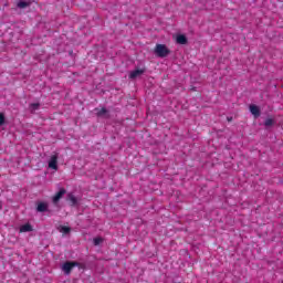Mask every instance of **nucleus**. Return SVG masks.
Segmentation results:
<instances>
[{
  "label": "nucleus",
  "mask_w": 283,
  "mask_h": 283,
  "mask_svg": "<svg viewBox=\"0 0 283 283\" xmlns=\"http://www.w3.org/2000/svg\"><path fill=\"white\" fill-rule=\"evenodd\" d=\"M155 54L159 59H165L171 54V50H169V48H167V45H165V44H156Z\"/></svg>",
  "instance_id": "f257e3e1"
},
{
  "label": "nucleus",
  "mask_w": 283,
  "mask_h": 283,
  "mask_svg": "<svg viewBox=\"0 0 283 283\" xmlns=\"http://www.w3.org/2000/svg\"><path fill=\"white\" fill-rule=\"evenodd\" d=\"M74 266H78V263L72 262V261H66V262L62 265V271H63L66 275H70V274L72 273V269H74Z\"/></svg>",
  "instance_id": "f03ea898"
},
{
  "label": "nucleus",
  "mask_w": 283,
  "mask_h": 283,
  "mask_svg": "<svg viewBox=\"0 0 283 283\" xmlns=\"http://www.w3.org/2000/svg\"><path fill=\"white\" fill-rule=\"evenodd\" d=\"M49 168L54 169V171L59 170V155L51 156L49 160Z\"/></svg>",
  "instance_id": "7ed1b4c3"
},
{
  "label": "nucleus",
  "mask_w": 283,
  "mask_h": 283,
  "mask_svg": "<svg viewBox=\"0 0 283 283\" xmlns=\"http://www.w3.org/2000/svg\"><path fill=\"white\" fill-rule=\"evenodd\" d=\"M64 193H66L65 188H61L55 196L52 198L53 205H56L61 198H63Z\"/></svg>",
  "instance_id": "20e7f679"
},
{
  "label": "nucleus",
  "mask_w": 283,
  "mask_h": 283,
  "mask_svg": "<svg viewBox=\"0 0 283 283\" xmlns=\"http://www.w3.org/2000/svg\"><path fill=\"white\" fill-rule=\"evenodd\" d=\"M250 112L254 116V118H260L261 112H260V107L258 105L251 104Z\"/></svg>",
  "instance_id": "39448f33"
},
{
  "label": "nucleus",
  "mask_w": 283,
  "mask_h": 283,
  "mask_svg": "<svg viewBox=\"0 0 283 283\" xmlns=\"http://www.w3.org/2000/svg\"><path fill=\"white\" fill-rule=\"evenodd\" d=\"M142 74H145V69H136L129 74V78H138V76H142Z\"/></svg>",
  "instance_id": "423d86ee"
},
{
  "label": "nucleus",
  "mask_w": 283,
  "mask_h": 283,
  "mask_svg": "<svg viewBox=\"0 0 283 283\" xmlns=\"http://www.w3.org/2000/svg\"><path fill=\"white\" fill-rule=\"evenodd\" d=\"M176 42H177L179 45H187V43H188L187 35H185V34H179V35H177Z\"/></svg>",
  "instance_id": "0eeeda50"
},
{
  "label": "nucleus",
  "mask_w": 283,
  "mask_h": 283,
  "mask_svg": "<svg viewBox=\"0 0 283 283\" xmlns=\"http://www.w3.org/2000/svg\"><path fill=\"white\" fill-rule=\"evenodd\" d=\"M67 200L71 207H76V205H78V199H76V196H74V193H69Z\"/></svg>",
  "instance_id": "6e6552de"
},
{
  "label": "nucleus",
  "mask_w": 283,
  "mask_h": 283,
  "mask_svg": "<svg viewBox=\"0 0 283 283\" xmlns=\"http://www.w3.org/2000/svg\"><path fill=\"white\" fill-rule=\"evenodd\" d=\"M36 211L39 213H45L48 211V203L46 202H39L36 206Z\"/></svg>",
  "instance_id": "1a4fd4ad"
},
{
  "label": "nucleus",
  "mask_w": 283,
  "mask_h": 283,
  "mask_svg": "<svg viewBox=\"0 0 283 283\" xmlns=\"http://www.w3.org/2000/svg\"><path fill=\"white\" fill-rule=\"evenodd\" d=\"M30 231H33L32 224H30V223H25V224L21 226V228H20L21 233H28Z\"/></svg>",
  "instance_id": "9d476101"
},
{
  "label": "nucleus",
  "mask_w": 283,
  "mask_h": 283,
  "mask_svg": "<svg viewBox=\"0 0 283 283\" xmlns=\"http://www.w3.org/2000/svg\"><path fill=\"white\" fill-rule=\"evenodd\" d=\"M41 107L40 103H32L29 105V109L31 114H34Z\"/></svg>",
  "instance_id": "9b49d317"
},
{
  "label": "nucleus",
  "mask_w": 283,
  "mask_h": 283,
  "mask_svg": "<svg viewBox=\"0 0 283 283\" xmlns=\"http://www.w3.org/2000/svg\"><path fill=\"white\" fill-rule=\"evenodd\" d=\"M59 231H60V233H64L65 235H67V233H70V231H72V228H70L67 226H60Z\"/></svg>",
  "instance_id": "f8f14e48"
},
{
  "label": "nucleus",
  "mask_w": 283,
  "mask_h": 283,
  "mask_svg": "<svg viewBox=\"0 0 283 283\" xmlns=\"http://www.w3.org/2000/svg\"><path fill=\"white\" fill-rule=\"evenodd\" d=\"M273 125H275V119H273V118L265 119V122H264L265 127H273Z\"/></svg>",
  "instance_id": "ddd939ff"
},
{
  "label": "nucleus",
  "mask_w": 283,
  "mask_h": 283,
  "mask_svg": "<svg viewBox=\"0 0 283 283\" xmlns=\"http://www.w3.org/2000/svg\"><path fill=\"white\" fill-rule=\"evenodd\" d=\"M102 242H103V238H101V237L93 239V244L95 247H98V244H101Z\"/></svg>",
  "instance_id": "4468645a"
},
{
  "label": "nucleus",
  "mask_w": 283,
  "mask_h": 283,
  "mask_svg": "<svg viewBox=\"0 0 283 283\" xmlns=\"http://www.w3.org/2000/svg\"><path fill=\"white\" fill-rule=\"evenodd\" d=\"M107 114V108L103 107L97 112V116H105Z\"/></svg>",
  "instance_id": "2eb2a0df"
},
{
  "label": "nucleus",
  "mask_w": 283,
  "mask_h": 283,
  "mask_svg": "<svg viewBox=\"0 0 283 283\" xmlns=\"http://www.w3.org/2000/svg\"><path fill=\"white\" fill-rule=\"evenodd\" d=\"M6 124V115H3V113H0V127L1 125Z\"/></svg>",
  "instance_id": "dca6fc26"
},
{
  "label": "nucleus",
  "mask_w": 283,
  "mask_h": 283,
  "mask_svg": "<svg viewBox=\"0 0 283 283\" xmlns=\"http://www.w3.org/2000/svg\"><path fill=\"white\" fill-rule=\"evenodd\" d=\"M28 2H25V1H20L19 3H18V8H28Z\"/></svg>",
  "instance_id": "f3484780"
}]
</instances>
